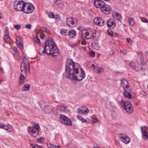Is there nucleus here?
<instances>
[{
    "instance_id": "c03bdc74",
    "label": "nucleus",
    "mask_w": 148,
    "mask_h": 148,
    "mask_svg": "<svg viewBox=\"0 0 148 148\" xmlns=\"http://www.w3.org/2000/svg\"><path fill=\"white\" fill-rule=\"evenodd\" d=\"M32 27V25L30 24H27L25 27L26 28H27L30 29Z\"/></svg>"
},
{
    "instance_id": "052dcab7",
    "label": "nucleus",
    "mask_w": 148,
    "mask_h": 148,
    "mask_svg": "<svg viewBox=\"0 0 148 148\" xmlns=\"http://www.w3.org/2000/svg\"><path fill=\"white\" fill-rule=\"evenodd\" d=\"M56 109L55 108H53L52 109V112H53V113H55V112H56V111H55V109Z\"/></svg>"
},
{
    "instance_id": "a211bd4d",
    "label": "nucleus",
    "mask_w": 148,
    "mask_h": 148,
    "mask_svg": "<svg viewBox=\"0 0 148 148\" xmlns=\"http://www.w3.org/2000/svg\"><path fill=\"white\" fill-rule=\"evenodd\" d=\"M124 91L123 92V94L124 96L129 99H132V94L130 92L131 91V90L128 89H124Z\"/></svg>"
},
{
    "instance_id": "dca6fc26",
    "label": "nucleus",
    "mask_w": 148,
    "mask_h": 148,
    "mask_svg": "<svg viewBox=\"0 0 148 148\" xmlns=\"http://www.w3.org/2000/svg\"><path fill=\"white\" fill-rule=\"evenodd\" d=\"M93 4L96 7L100 8L105 3L104 1L101 0H95Z\"/></svg>"
},
{
    "instance_id": "5fc2aeb1",
    "label": "nucleus",
    "mask_w": 148,
    "mask_h": 148,
    "mask_svg": "<svg viewBox=\"0 0 148 148\" xmlns=\"http://www.w3.org/2000/svg\"><path fill=\"white\" fill-rule=\"evenodd\" d=\"M36 147L38 148H43L42 146H39L38 145H36Z\"/></svg>"
},
{
    "instance_id": "e433bc0d",
    "label": "nucleus",
    "mask_w": 148,
    "mask_h": 148,
    "mask_svg": "<svg viewBox=\"0 0 148 148\" xmlns=\"http://www.w3.org/2000/svg\"><path fill=\"white\" fill-rule=\"evenodd\" d=\"M89 55L92 57H94L95 56V54L93 51H90L89 52Z\"/></svg>"
},
{
    "instance_id": "a18cd8bd",
    "label": "nucleus",
    "mask_w": 148,
    "mask_h": 148,
    "mask_svg": "<svg viewBox=\"0 0 148 148\" xmlns=\"http://www.w3.org/2000/svg\"><path fill=\"white\" fill-rule=\"evenodd\" d=\"M141 21L144 23L148 22V21L145 18H141Z\"/></svg>"
},
{
    "instance_id": "4c0bfd02",
    "label": "nucleus",
    "mask_w": 148,
    "mask_h": 148,
    "mask_svg": "<svg viewBox=\"0 0 148 148\" xmlns=\"http://www.w3.org/2000/svg\"><path fill=\"white\" fill-rule=\"evenodd\" d=\"M14 27L17 30H19L21 28V26L20 25H16L14 26Z\"/></svg>"
},
{
    "instance_id": "37998d69",
    "label": "nucleus",
    "mask_w": 148,
    "mask_h": 148,
    "mask_svg": "<svg viewBox=\"0 0 148 148\" xmlns=\"http://www.w3.org/2000/svg\"><path fill=\"white\" fill-rule=\"evenodd\" d=\"M126 40L127 42L130 44V45H131L132 44V40H131L129 38H126Z\"/></svg>"
},
{
    "instance_id": "bf43d9fd",
    "label": "nucleus",
    "mask_w": 148,
    "mask_h": 148,
    "mask_svg": "<svg viewBox=\"0 0 148 148\" xmlns=\"http://www.w3.org/2000/svg\"><path fill=\"white\" fill-rule=\"evenodd\" d=\"M145 54L147 57H148V51H146L145 52Z\"/></svg>"
},
{
    "instance_id": "c85d7f7f",
    "label": "nucleus",
    "mask_w": 148,
    "mask_h": 148,
    "mask_svg": "<svg viewBox=\"0 0 148 148\" xmlns=\"http://www.w3.org/2000/svg\"><path fill=\"white\" fill-rule=\"evenodd\" d=\"M129 24L132 26H133L134 24V21L133 18H130L128 19Z\"/></svg>"
},
{
    "instance_id": "473e14b6",
    "label": "nucleus",
    "mask_w": 148,
    "mask_h": 148,
    "mask_svg": "<svg viewBox=\"0 0 148 148\" xmlns=\"http://www.w3.org/2000/svg\"><path fill=\"white\" fill-rule=\"evenodd\" d=\"M140 129L141 130L142 132H147V131L148 130V127L146 126L144 127H140Z\"/></svg>"
},
{
    "instance_id": "72a5a7b5",
    "label": "nucleus",
    "mask_w": 148,
    "mask_h": 148,
    "mask_svg": "<svg viewBox=\"0 0 148 148\" xmlns=\"http://www.w3.org/2000/svg\"><path fill=\"white\" fill-rule=\"evenodd\" d=\"M99 121L98 118L97 117H93L92 119V122L93 123H95L99 122Z\"/></svg>"
},
{
    "instance_id": "4468645a",
    "label": "nucleus",
    "mask_w": 148,
    "mask_h": 148,
    "mask_svg": "<svg viewBox=\"0 0 148 148\" xmlns=\"http://www.w3.org/2000/svg\"><path fill=\"white\" fill-rule=\"evenodd\" d=\"M119 138L120 140L125 144H128L130 141V139L126 135L122 134L120 135Z\"/></svg>"
},
{
    "instance_id": "423d86ee",
    "label": "nucleus",
    "mask_w": 148,
    "mask_h": 148,
    "mask_svg": "<svg viewBox=\"0 0 148 148\" xmlns=\"http://www.w3.org/2000/svg\"><path fill=\"white\" fill-rule=\"evenodd\" d=\"M25 2L23 1L15 0L14 5V9L17 11H23Z\"/></svg>"
},
{
    "instance_id": "6e6552de",
    "label": "nucleus",
    "mask_w": 148,
    "mask_h": 148,
    "mask_svg": "<svg viewBox=\"0 0 148 148\" xmlns=\"http://www.w3.org/2000/svg\"><path fill=\"white\" fill-rule=\"evenodd\" d=\"M59 121L65 125L69 126L72 125V123L71 120L64 115H60Z\"/></svg>"
},
{
    "instance_id": "20e7f679",
    "label": "nucleus",
    "mask_w": 148,
    "mask_h": 148,
    "mask_svg": "<svg viewBox=\"0 0 148 148\" xmlns=\"http://www.w3.org/2000/svg\"><path fill=\"white\" fill-rule=\"evenodd\" d=\"M29 133L32 136L36 137L39 134L40 130V126L38 124L34 123L32 126L28 127Z\"/></svg>"
},
{
    "instance_id": "7ed1b4c3",
    "label": "nucleus",
    "mask_w": 148,
    "mask_h": 148,
    "mask_svg": "<svg viewBox=\"0 0 148 148\" xmlns=\"http://www.w3.org/2000/svg\"><path fill=\"white\" fill-rule=\"evenodd\" d=\"M123 108L129 114H131L133 112V108L132 105L129 100L125 101L122 99L119 101Z\"/></svg>"
},
{
    "instance_id": "680f3d73",
    "label": "nucleus",
    "mask_w": 148,
    "mask_h": 148,
    "mask_svg": "<svg viewBox=\"0 0 148 148\" xmlns=\"http://www.w3.org/2000/svg\"><path fill=\"white\" fill-rule=\"evenodd\" d=\"M45 31L47 32V33H49V29H47L46 28H45Z\"/></svg>"
},
{
    "instance_id": "f257e3e1",
    "label": "nucleus",
    "mask_w": 148,
    "mask_h": 148,
    "mask_svg": "<svg viewBox=\"0 0 148 148\" xmlns=\"http://www.w3.org/2000/svg\"><path fill=\"white\" fill-rule=\"evenodd\" d=\"M65 78L71 80L81 81L85 77L82 68L78 64L71 59H68L65 64Z\"/></svg>"
},
{
    "instance_id": "4d7b16f0",
    "label": "nucleus",
    "mask_w": 148,
    "mask_h": 148,
    "mask_svg": "<svg viewBox=\"0 0 148 148\" xmlns=\"http://www.w3.org/2000/svg\"><path fill=\"white\" fill-rule=\"evenodd\" d=\"M35 33L37 34H38L39 33V31L38 29H36L35 31Z\"/></svg>"
},
{
    "instance_id": "603ef678",
    "label": "nucleus",
    "mask_w": 148,
    "mask_h": 148,
    "mask_svg": "<svg viewBox=\"0 0 148 148\" xmlns=\"http://www.w3.org/2000/svg\"><path fill=\"white\" fill-rule=\"evenodd\" d=\"M120 51L123 54H125L126 53V51L125 50H121Z\"/></svg>"
},
{
    "instance_id": "39448f33",
    "label": "nucleus",
    "mask_w": 148,
    "mask_h": 148,
    "mask_svg": "<svg viewBox=\"0 0 148 148\" xmlns=\"http://www.w3.org/2000/svg\"><path fill=\"white\" fill-rule=\"evenodd\" d=\"M21 71L22 73H21L20 74L19 79V84L20 85H23L25 83V77L23 75V73L26 74L27 71L25 64L23 61H22L21 63Z\"/></svg>"
},
{
    "instance_id": "c756f323",
    "label": "nucleus",
    "mask_w": 148,
    "mask_h": 148,
    "mask_svg": "<svg viewBox=\"0 0 148 148\" xmlns=\"http://www.w3.org/2000/svg\"><path fill=\"white\" fill-rule=\"evenodd\" d=\"M30 87V85L29 84H25L23 88L24 90L26 91L29 90Z\"/></svg>"
},
{
    "instance_id": "3c124183",
    "label": "nucleus",
    "mask_w": 148,
    "mask_h": 148,
    "mask_svg": "<svg viewBox=\"0 0 148 148\" xmlns=\"http://www.w3.org/2000/svg\"><path fill=\"white\" fill-rule=\"evenodd\" d=\"M77 43H75L74 44H72V45H71V47H75L77 46Z\"/></svg>"
},
{
    "instance_id": "f8f14e48",
    "label": "nucleus",
    "mask_w": 148,
    "mask_h": 148,
    "mask_svg": "<svg viewBox=\"0 0 148 148\" xmlns=\"http://www.w3.org/2000/svg\"><path fill=\"white\" fill-rule=\"evenodd\" d=\"M93 21L95 24L100 26H103L105 24L104 20L99 17H96L95 18Z\"/></svg>"
},
{
    "instance_id": "9d476101",
    "label": "nucleus",
    "mask_w": 148,
    "mask_h": 148,
    "mask_svg": "<svg viewBox=\"0 0 148 148\" xmlns=\"http://www.w3.org/2000/svg\"><path fill=\"white\" fill-rule=\"evenodd\" d=\"M100 10L103 13L108 14L111 12V9L110 6L108 5L104 4L100 8Z\"/></svg>"
},
{
    "instance_id": "ea45409f",
    "label": "nucleus",
    "mask_w": 148,
    "mask_h": 148,
    "mask_svg": "<svg viewBox=\"0 0 148 148\" xmlns=\"http://www.w3.org/2000/svg\"><path fill=\"white\" fill-rule=\"evenodd\" d=\"M47 145L48 148H54L55 147L54 145L50 143L47 144Z\"/></svg>"
},
{
    "instance_id": "6e6d98bb",
    "label": "nucleus",
    "mask_w": 148,
    "mask_h": 148,
    "mask_svg": "<svg viewBox=\"0 0 148 148\" xmlns=\"http://www.w3.org/2000/svg\"><path fill=\"white\" fill-rule=\"evenodd\" d=\"M139 66L141 67V65L140 64H139L138 63H137V64H136V67L137 68H138Z\"/></svg>"
},
{
    "instance_id": "a878e982",
    "label": "nucleus",
    "mask_w": 148,
    "mask_h": 148,
    "mask_svg": "<svg viewBox=\"0 0 148 148\" xmlns=\"http://www.w3.org/2000/svg\"><path fill=\"white\" fill-rule=\"evenodd\" d=\"M142 133L143 138L145 140L148 139V132H142Z\"/></svg>"
},
{
    "instance_id": "9b49d317",
    "label": "nucleus",
    "mask_w": 148,
    "mask_h": 148,
    "mask_svg": "<svg viewBox=\"0 0 148 148\" xmlns=\"http://www.w3.org/2000/svg\"><path fill=\"white\" fill-rule=\"evenodd\" d=\"M78 113L81 114H87L89 112L88 109L85 107H81L78 108L77 110Z\"/></svg>"
},
{
    "instance_id": "49530a36",
    "label": "nucleus",
    "mask_w": 148,
    "mask_h": 148,
    "mask_svg": "<svg viewBox=\"0 0 148 148\" xmlns=\"http://www.w3.org/2000/svg\"><path fill=\"white\" fill-rule=\"evenodd\" d=\"M140 94L141 95H142L143 96H146L147 94L144 91H142L140 92Z\"/></svg>"
},
{
    "instance_id": "2f4dec72",
    "label": "nucleus",
    "mask_w": 148,
    "mask_h": 148,
    "mask_svg": "<svg viewBox=\"0 0 148 148\" xmlns=\"http://www.w3.org/2000/svg\"><path fill=\"white\" fill-rule=\"evenodd\" d=\"M96 32H93L92 35V37L94 41L97 40L98 38V37L96 35Z\"/></svg>"
},
{
    "instance_id": "b1692460",
    "label": "nucleus",
    "mask_w": 148,
    "mask_h": 148,
    "mask_svg": "<svg viewBox=\"0 0 148 148\" xmlns=\"http://www.w3.org/2000/svg\"><path fill=\"white\" fill-rule=\"evenodd\" d=\"M3 129H4L5 130H7L10 132H12L13 130V129L12 126L10 125H8L7 126H5L4 125V126Z\"/></svg>"
},
{
    "instance_id": "412c9836",
    "label": "nucleus",
    "mask_w": 148,
    "mask_h": 148,
    "mask_svg": "<svg viewBox=\"0 0 148 148\" xmlns=\"http://www.w3.org/2000/svg\"><path fill=\"white\" fill-rule=\"evenodd\" d=\"M16 40L18 45L19 47L21 49H23V47L22 44V40L19 37H16Z\"/></svg>"
},
{
    "instance_id": "e2e57ef3",
    "label": "nucleus",
    "mask_w": 148,
    "mask_h": 148,
    "mask_svg": "<svg viewBox=\"0 0 148 148\" xmlns=\"http://www.w3.org/2000/svg\"><path fill=\"white\" fill-rule=\"evenodd\" d=\"M60 146H55V147L54 148H60Z\"/></svg>"
},
{
    "instance_id": "f3484780",
    "label": "nucleus",
    "mask_w": 148,
    "mask_h": 148,
    "mask_svg": "<svg viewBox=\"0 0 148 148\" xmlns=\"http://www.w3.org/2000/svg\"><path fill=\"white\" fill-rule=\"evenodd\" d=\"M91 66L97 73H99L103 71V69L102 68L97 67V65L96 63L92 64Z\"/></svg>"
},
{
    "instance_id": "a19ab883",
    "label": "nucleus",
    "mask_w": 148,
    "mask_h": 148,
    "mask_svg": "<svg viewBox=\"0 0 148 148\" xmlns=\"http://www.w3.org/2000/svg\"><path fill=\"white\" fill-rule=\"evenodd\" d=\"M44 139L42 137H41L38 139L36 140V141L39 143H41L42 142V141Z\"/></svg>"
},
{
    "instance_id": "8fccbe9b",
    "label": "nucleus",
    "mask_w": 148,
    "mask_h": 148,
    "mask_svg": "<svg viewBox=\"0 0 148 148\" xmlns=\"http://www.w3.org/2000/svg\"><path fill=\"white\" fill-rule=\"evenodd\" d=\"M4 126V124L3 123H0V128L3 129Z\"/></svg>"
},
{
    "instance_id": "ddd939ff",
    "label": "nucleus",
    "mask_w": 148,
    "mask_h": 148,
    "mask_svg": "<svg viewBox=\"0 0 148 148\" xmlns=\"http://www.w3.org/2000/svg\"><path fill=\"white\" fill-rule=\"evenodd\" d=\"M81 37L82 38H85L87 39H90L92 38L91 33L90 32H89L86 30H84L82 32Z\"/></svg>"
},
{
    "instance_id": "13d9d810",
    "label": "nucleus",
    "mask_w": 148,
    "mask_h": 148,
    "mask_svg": "<svg viewBox=\"0 0 148 148\" xmlns=\"http://www.w3.org/2000/svg\"><path fill=\"white\" fill-rule=\"evenodd\" d=\"M13 50L15 52H16L17 51V49L16 47H14L13 48Z\"/></svg>"
},
{
    "instance_id": "69168bd1",
    "label": "nucleus",
    "mask_w": 148,
    "mask_h": 148,
    "mask_svg": "<svg viewBox=\"0 0 148 148\" xmlns=\"http://www.w3.org/2000/svg\"><path fill=\"white\" fill-rule=\"evenodd\" d=\"M40 37L41 38H43V36H42L41 35H40Z\"/></svg>"
},
{
    "instance_id": "bb28decb",
    "label": "nucleus",
    "mask_w": 148,
    "mask_h": 148,
    "mask_svg": "<svg viewBox=\"0 0 148 148\" xmlns=\"http://www.w3.org/2000/svg\"><path fill=\"white\" fill-rule=\"evenodd\" d=\"M56 3L59 8H62L63 6V4L62 1L57 0L56 1Z\"/></svg>"
},
{
    "instance_id": "1a4fd4ad",
    "label": "nucleus",
    "mask_w": 148,
    "mask_h": 148,
    "mask_svg": "<svg viewBox=\"0 0 148 148\" xmlns=\"http://www.w3.org/2000/svg\"><path fill=\"white\" fill-rule=\"evenodd\" d=\"M77 19L75 18L72 17H69L66 18V24L69 27H74L76 25Z\"/></svg>"
},
{
    "instance_id": "0eeeda50",
    "label": "nucleus",
    "mask_w": 148,
    "mask_h": 148,
    "mask_svg": "<svg viewBox=\"0 0 148 148\" xmlns=\"http://www.w3.org/2000/svg\"><path fill=\"white\" fill-rule=\"evenodd\" d=\"M23 8V12L26 14L31 13L34 10V7L32 4L28 3H25Z\"/></svg>"
},
{
    "instance_id": "6ab92c4d",
    "label": "nucleus",
    "mask_w": 148,
    "mask_h": 148,
    "mask_svg": "<svg viewBox=\"0 0 148 148\" xmlns=\"http://www.w3.org/2000/svg\"><path fill=\"white\" fill-rule=\"evenodd\" d=\"M137 63V62L135 63L131 61L129 63V65L133 69L135 70L136 71H140L142 69V68L140 66H139L138 68L136 67V64Z\"/></svg>"
},
{
    "instance_id": "cd10ccee",
    "label": "nucleus",
    "mask_w": 148,
    "mask_h": 148,
    "mask_svg": "<svg viewBox=\"0 0 148 148\" xmlns=\"http://www.w3.org/2000/svg\"><path fill=\"white\" fill-rule=\"evenodd\" d=\"M77 118L80 120H81L82 123L86 122L87 123V121L86 120H85L80 115H77Z\"/></svg>"
},
{
    "instance_id": "864d4df0",
    "label": "nucleus",
    "mask_w": 148,
    "mask_h": 148,
    "mask_svg": "<svg viewBox=\"0 0 148 148\" xmlns=\"http://www.w3.org/2000/svg\"><path fill=\"white\" fill-rule=\"evenodd\" d=\"M31 146L32 147V148H35L36 147V145H35L34 144H31Z\"/></svg>"
},
{
    "instance_id": "f03ea898",
    "label": "nucleus",
    "mask_w": 148,
    "mask_h": 148,
    "mask_svg": "<svg viewBox=\"0 0 148 148\" xmlns=\"http://www.w3.org/2000/svg\"><path fill=\"white\" fill-rule=\"evenodd\" d=\"M38 52L41 56H44L47 53L54 57L58 55V49L54 41L48 40L45 42V47H40Z\"/></svg>"
},
{
    "instance_id": "4be33fe9",
    "label": "nucleus",
    "mask_w": 148,
    "mask_h": 148,
    "mask_svg": "<svg viewBox=\"0 0 148 148\" xmlns=\"http://www.w3.org/2000/svg\"><path fill=\"white\" fill-rule=\"evenodd\" d=\"M67 107L64 104H62L61 106H58L57 107L58 109H59V110L61 112H64L66 109Z\"/></svg>"
},
{
    "instance_id": "09e8293b",
    "label": "nucleus",
    "mask_w": 148,
    "mask_h": 148,
    "mask_svg": "<svg viewBox=\"0 0 148 148\" xmlns=\"http://www.w3.org/2000/svg\"><path fill=\"white\" fill-rule=\"evenodd\" d=\"M86 43L85 40L84 39H82L81 41V43L82 45H85Z\"/></svg>"
},
{
    "instance_id": "aec40b11",
    "label": "nucleus",
    "mask_w": 148,
    "mask_h": 148,
    "mask_svg": "<svg viewBox=\"0 0 148 148\" xmlns=\"http://www.w3.org/2000/svg\"><path fill=\"white\" fill-rule=\"evenodd\" d=\"M121 86L122 87L124 90V89H127L129 88L128 83L127 81L125 79L122 78L121 79Z\"/></svg>"
},
{
    "instance_id": "5701e85b",
    "label": "nucleus",
    "mask_w": 148,
    "mask_h": 148,
    "mask_svg": "<svg viewBox=\"0 0 148 148\" xmlns=\"http://www.w3.org/2000/svg\"><path fill=\"white\" fill-rule=\"evenodd\" d=\"M76 32L75 30H71L69 32L68 36L71 38H73L76 35Z\"/></svg>"
},
{
    "instance_id": "79ce46f5",
    "label": "nucleus",
    "mask_w": 148,
    "mask_h": 148,
    "mask_svg": "<svg viewBox=\"0 0 148 148\" xmlns=\"http://www.w3.org/2000/svg\"><path fill=\"white\" fill-rule=\"evenodd\" d=\"M140 61L142 64H145L144 61V58L143 56L140 58Z\"/></svg>"
},
{
    "instance_id": "393cba45",
    "label": "nucleus",
    "mask_w": 148,
    "mask_h": 148,
    "mask_svg": "<svg viewBox=\"0 0 148 148\" xmlns=\"http://www.w3.org/2000/svg\"><path fill=\"white\" fill-rule=\"evenodd\" d=\"M4 39L7 42L9 41L10 40V38L8 32L7 31L6 32Z\"/></svg>"
},
{
    "instance_id": "de8ad7c7",
    "label": "nucleus",
    "mask_w": 148,
    "mask_h": 148,
    "mask_svg": "<svg viewBox=\"0 0 148 148\" xmlns=\"http://www.w3.org/2000/svg\"><path fill=\"white\" fill-rule=\"evenodd\" d=\"M137 55L140 56L141 57L143 56V53L140 51H138L137 52Z\"/></svg>"
},
{
    "instance_id": "338daca9",
    "label": "nucleus",
    "mask_w": 148,
    "mask_h": 148,
    "mask_svg": "<svg viewBox=\"0 0 148 148\" xmlns=\"http://www.w3.org/2000/svg\"><path fill=\"white\" fill-rule=\"evenodd\" d=\"M147 88V89H148V84Z\"/></svg>"
},
{
    "instance_id": "7c9ffc66",
    "label": "nucleus",
    "mask_w": 148,
    "mask_h": 148,
    "mask_svg": "<svg viewBox=\"0 0 148 148\" xmlns=\"http://www.w3.org/2000/svg\"><path fill=\"white\" fill-rule=\"evenodd\" d=\"M115 18L116 19L119 21L122 19V17L121 15L117 12H116L115 14Z\"/></svg>"
},
{
    "instance_id": "c9c22d12",
    "label": "nucleus",
    "mask_w": 148,
    "mask_h": 148,
    "mask_svg": "<svg viewBox=\"0 0 148 148\" xmlns=\"http://www.w3.org/2000/svg\"><path fill=\"white\" fill-rule=\"evenodd\" d=\"M48 16L49 18H54V16L53 13L50 12L48 14Z\"/></svg>"
},
{
    "instance_id": "58836bf2",
    "label": "nucleus",
    "mask_w": 148,
    "mask_h": 148,
    "mask_svg": "<svg viewBox=\"0 0 148 148\" xmlns=\"http://www.w3.org/2000/svg\"><path fill=\"white\" fill-rule=\"evenodd\" d=\"M40 39L38 38L37 36H36L34 38V42L37 43H39L40 42Z\"/></svg>"
},
{
    "instance_id": "2eb2a0df",
    "label": "nucleus",
    "mask_w": 148,
    "mask_h": 148,
    "mask_svg": "<svg viewBox=\"0 0 148 148\" xmlns=\"http://www.w3.org/2000/svg\"><path fill=\"white\" fill-rule=\"evenodd\" d=\"M106 23L108 27L110 29L114 27L116 25L115 21L113 19H110L107 21Z\"/></svg>"
},
{
    "instance_id": "0e129e2a",
    "label": "nucleus",
    "mask_w": 148,
    "mask_h": 148,
    "mask_svg": "<svg viewBox=\"0 0 148 148\" xmlns=\"http://www.w3.org/2000/svg\"><path fill=\"white\" fill-rule=\"evenodd\" d=\"M29 62H28V71H29V70H30V68H29Z\"/></svg>"
},
{
    "instance_id": "774afa93",
    "label": "nucleus",
    "mask_w": 148,
    "mask_h": 148,
    "mask_svg": "<svg viewBox=\"0 0 148 148\" xmlns=\"http://www.w3.org/2000/svg\"><path fill=\"white\" fill-rule=\"evenodd\" d=\"M147 113H148V111H147Z\"/></svg>"
},
{
    "instance_id": "f704fd0d",
    "label": "nucleus",
    "mask_w": 148,
    "mask_h": 148,
    "mask_svg": "<svg viewBox=\"0 0 148 148\" xmlns=\"http://www.w3.org/2000/svg\"><path fill=\"white\" fill-rule=\"evenodd\" d=\"M67 31V30L65 29H62L60 31V33L62 34H64L66 33Z\"/></svg>"
}]
</instances>
